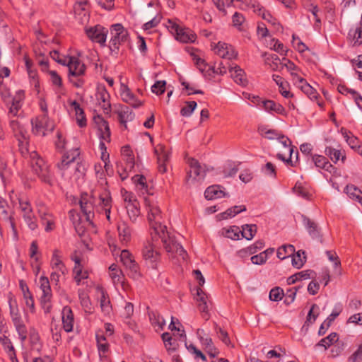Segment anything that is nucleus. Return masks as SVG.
<instances>
[{"label": "nucleus", "mask_w": 362, "mask_h": 362, "mask_svg": "<svg viewBox=\"0 0 362 362\" xmlns=\"http://www.w3.org/2000/svg\"><path fill=\"white\" fill-rule=\"evenodd\" d=\"M303 223L307 230L308 234L313 239L318 240L321 243L322 242V234L320 227L313 220L302 216Z\"/></svg>", "instance_id": "a211bd4d"}, {"label": "nucleus", "mask_w": 362, "mask_h": 362, "mask_svg": "<svg viewBox=\"0 0 362 362\" xmlns=\"http://www.w3.org/2000/svg\"><path fill=\"white\" fill-rule=\"evenodd\" d=\"M144 204L147 210V217L149 225L153 230L154 235L166 229V226L162 224V214L158 204L148 197H144Z\"/></svg>", "instance_id": "f03ea898"}, {"label": "nucleus", "mask_w": 362, "mask_h": 362, "mask_svg": "<svg viewBox=\"0 0 362 362\" xmlns=\"http://www.w3.org/2000/svg\"><path fill=\"white\" fill-rule=\"evenodd\" d=\"M134 183L136 185V188L141 190L142 193L147 191L146 179L144 176L136 175L132 177Z\"/></svg>", "instance_id": "864d4df0"}, {"label": "nucleus", "mask_w": 362, "mask_h": 362, "mask_svg": "<svg viewBox=\"0 0 362 362\" xmlns=\"http://www.w3.org/2000/svg\"><path fill=\"white\" fill-rule=\"evenodd\" d=\"M172 29L175 32L176 40L181 42H193L196 40V35L189 29L182 28L175 24L172 25Z\"/></svg>", "instance_id": "412c9836"}, {"label": "nucleus", "mask_w": 362, "mask_h": 362, "mask_svg": "<svg viewBox=\"0 0 362 362\" xmlns=\"http://www.w3.org/2000/svg\"><path fill=\"white\" fill-rule=\"evenodd\" d=\"M187 163L190 170L187 173L186 183L189 187H192L200 183L204 179L206 168L194 158H189Z\"/></svg>", "instance_id": "423d86ee"}, {"label": "nucleus", "mask_w": 362, "mask_h": 362, "mask_svg": "<svg viewBox=\"0 0 362 362\" xmlns=\"http://www.w3.org/2000/svg\"><path fill=\"white\" fill-rule=\"evenodd\" d=\"M118 117L121 123L125 124L128 121H132L134 117V115L129 107L122 106L118 111Z\"/></svg>", "instance_id": "79ce46f5"}, {"label": "nucleus", "mask_w": 362, "mask_h": 362, "mask_svg": "<svg viewBox=\"0 0 362 362\" xmlns=\"http://www.w3.org/2000/svg\"><path fill=\"white\" fill-rule=\"evenodd\" d=\"M245 211H246V206L245 205L235 206L227 209L226 211L218 214L217 218L218 220L227 219L228 218L234 217L235 215Z\"/></svg>", "instance_id": "f704fd0d"}, {"label": "nucleus", "mask_w": 362, "mask_h": 362, "mask_svg": "<svg viewBox=\"0 0 362 362\" xmlns=\"http://www.w3.org/2000/svg\"><path fill=\"white\" fill-rule=\"evenodd\" d=\"M341 133L344 139L351 148H355L358 146V140L350 132L344 128L341 129Z\"/></svg>", "instance_id": "de8ad7c7"}, {"label": "nucleus", "mask_w": 362, "mask_h": 362, "mask_svg": "<svg viewBox=\"0 0 362 362\" xmlns=\"http://www.w3.org/2000/svg\"><path fill=\"white\" fill-rule=\"evenodd\" d=\"M62 64L68 66L69 76H79L85 72V65L76 57L64 58Z\"/></svg>", "instance_id": "2eb2a0df"}, {"label": "nucleus", "mask_w": 362, "mask_h": 362, "mask_svg": "<svg viewBox=\"0 0 362 362\" xmlns=\"http://www.w3.org/2000/svg\"><path fill=\"white\" fill-rule=\"evenodd\" d=\"M305 262V252L298 250L292 257V265L298 269L302 267Z\"/></svg>", "instance_id": "3c124183"}, {"label": "nucleus", "mask_w": 362, "mask_h": 362, "mask_svg": "<svg viewBox=\"0 0 362 362\" xmlns=\"http://www.w3.org/2000/svg\"><path fill=\"white\" fill-rule=\"evenodd\" d=\"M119 95L123 102L129 104L134 108L139 107L144 104V102L138 99L129 88L124 83H121Z\"/></svg>", "instance_id": "4468645a"}, {"label": "nucleus", "mask_w": 362, "mask_h": 362, "mask_svg": "<svg viewBox=\"0 0 362 362\" xmlns=\"http://www.w3.org/2000/svg\"><path fill=\"white\" fill-rule=\"evenodd\" d=\"M51 266L53 271L60 272L62 274H65L66 272V269L58 255L57 251H54L52 255Z\"/></svg>", "instance_id": "ea45409f"}, {"label": "nucleus", "mask_w": 362, "mask_h": 362, "mask_svg": "<svg viewBox=\"0 0 362 362\" xmlns=\"http://www.w3.org/2000/svg\"><path fill=\"white\" fill-rule=\"evenodd\" d=\"M265 59L264 62L265 64L269 66L270 69H272L274 71H281V62H279V58L276 54H264Z\"/></svg>", "instance_id": "37998d69"}, {"label": "nucleus", "mask_w": 362, "mask_h": 362, "mask_svg": "<svg viewBox=\"0 0 362 362\" xmlns=\"http://www.w3.org/2000/svg\"><path fill=\"white\" fill-rule=\"evenodd\" d=\"M110 276L115 284L123 282V274L118 266L112 264L109 267Z\"/></svg>", "instance_id": "c03bdc74"}, {"label": "nucleus", "mask_w": 362, "mask_h": 362, "mask_svg": "<svg viewBox=\"0 0 362 362\" xmlns=\"http://www.w3.org/2000/svg\"><path fill=\"white\" fill-rule=\"evenodd\" d=\"M78 296L81 300V304L85 309L86 312L88 311L90 313V303L86 293L83 291L79 290Z\"/></svg>", "instance_id": "e2e57ef3"}, {"label": "nucleus", "mask_w": 362, "mask_h": 362, "mask_svg": "<svg viewBox=\"0 0 362 362\" xmlns=\"http://www.w3.org/2000/svg\"><path fill=\"white\" fill-rule=\"evenodd\" d=\"M206 199L211 200L214 199H220L228 196L220 185H212L209 187L204 192Z\"/></svg>", "instance_id": "393cba45"}, {"label": "nucleus", "mask_w": 362, "mask_h": 362, "mask_svg": "<svg viewBox=\"0 0 362 362\" xmlns=\"http://www.w3.org/2000/svg\"><path fill=\"white\" fill-rule=\"evenodd\" d=\"M348 35L354 44L360 45L362 42V23L360 22L354 28L351 29Z\"/></svg>", "instance_id": "4c0bfd02"}, {"label": "nucleus", "mask_w": 362, "mask_h": 362, "mask_svg": "<svg viewBox=\"0 0 362 362\" xmlns=\"http://www.w3.org/2000/svg\"><path fill=\"white\" fill-rule=\"evenodd\" d=\"M111 40L110 48L112 52L117 54L119 47L128 39V32L121 24H115L110 28Z\"/></svg>", "instance_id": "6e6552de"}, {"label": "nucleus", "mask_w": 362, "mask_h": 362, "mask_svg": "<svg viewBox=\"0 0 362 362\" xmlns=\"http://www.w3.org/2000/svg\"><path fill=\"white\" fill-rule=\"evenodd\" d=\"M88 37L93 41L105 45L107 30L101 25H95L86 30Z\"/></svg>", "instance_id": "f3484780"}, {"label": "nucleus", "mask_w": 362, "mask_h": 362, "mask_svg": "<svg viewBox=\"0 0 362 362\" xmlns=\"http://www.w3.org/2000/svg\"><path fill=\"white\" fill-rule=\"evenodd\" d=\"M127 213L129 218L134 221L138 216L139 215V209H138L136 203L135 204H128L127 205Z\"/></svg>", "instance_id": "0e129e2a"}, {"label": "nucleus", "mask_w": 362, "mask_h": 362, "mask_svg": "<svg viewBox=\"0 0 362 362\" xmlns=\"http://www.w3.org/2000/svg\"><path fill=\"white\" fill-rule=\"evenodd\" d=\"M197 103L194 101L186 102L185 105L181 109L180 114L184 117H189L197 107Z\"/></svg>", "instance_id": "052dcab7"}, {"label": "nucleus", "mask_w": 362, "mask_h": 362, "mask_svg": "<svg viewBox=\"0 0 362 362\" xmlns=\"http://www.w3.org/2000/svg\"><path fill=\"white\" fill-rule=\"evenodd\" d=\"M40 216L42 224L45 225V230L47 232L51 231L54 229V221L49 213L39 210Z\"/></svg>", "instance_id": "49530a36"}, {"label": "nucleus", "mask_w": 362, "mask_h": 362, "mask_svg": "<svg viewBox=\"0 0 362 362\" xmlns=\"http://www.w3.org/2000/svg\"><path fill=\"white\" fill-rule=\"evenodd\" d=\"M258 132L262 136L269 139H276L281 143L285 148H288L290 156L291 157L293 153V148L291 146V142L288 137L284 134H280L277 131L272 129H269L265 126H259Z\"/></svg>", "instance_id": "1a4fd4ad"}, {"label": "nucleus", "mask_w": 362, "mask_h": 362, "mask_svg": "<svg viewBox=\"0 0 362 362\" xmlns=\"http://www.w3.org/2000/svg\"><path fill=\"white\" fill-rule=\"evenodd\" d=\"M80 152L78 148H74L64 155L62 161L58 163V168L62 170H66L69 166L74 163L79 156Z\"/></svg>", "instance_id": "4be33fe9"}, {"label": "nucleus", "mask_w": 362, "mask_h": 362, "mask_svg": "<svg viewBox=\"0 0 362 362\" xmlns=\"http://www.w3.org/2000/svg\"><path fill=\"white\" fill-rule=\"evenodd\" d=\"M214 50L216 54L222 58L231 59L235 58L238 55L237 52L234 50L233 47L225 42H218L214 47Z\"/></svg>", "instance_id": "aec40b11"}, {"label": "nucleus", "mask_w": 362, "mask_h": 362, "mask_svg": "<svg viewBox=\"0 0 362 362\" xmlns=\"http://www.w3.org/2000/svg\"><path fill=\"white\" fill-rule=\"evenodd\" d=\"M8 305L10 309V317L13 324L23 321L16 300L13 297H10L8 299Z\"/></svg>", "instance_id": "7c9ffc66"}, {"label": "nucleus", "mask_w": 362, "mask_h": 362, "mask_svg": "<svg viewBox=\"0 0 362 362\" xmlns=\"http://www.w3.org/2000/svg\"><path fill=\"white\" fill-rule=\"evenodd\" d=\"M98 297L99 298L100 307L105 315H110L112 311L110 300L104 290L100 287L97 288Z\"/></svg>", "instance_id": "b1692460"}, {"label": "nucleus", "mask_w": 362, "mask_h": 362, "mask_svg": "<svg viewBox=\"0 0 362 362\" xmlns=\"http://www.w3.org/2000/svg\"><path fill=\"white\" fill-rule=\"evenodd\" d=\"M284 296V291L279 287L272 288L269 292V299L272 301H279Z\"/></svg>", "instance_id": "338daca9"}, {"label": "nucleus", "mask_w": 362, "mask_h": 362, "mask_svg": "<svg viewBox=\"0 0 362 362\" xmlns=\"http://www.w3.org/2000/svg\"><path fill=\"white\" fill-rule=\"evenodd\" d=\"M97 343L98 351L100 357H105V354L108 350V344L106 342V339L104 336L97 335Z\"/></svg>", "instance_id": "13d9d810"}, {"label": "nucleus", "mask_w": 362, "mask_h": 362, "mask_svg": "<svg viewBox=\"0 0 362 362\" xmlns=\"http://www.w3.org/2000/svg\"><path fill=\"white\" fill-rule=\"evenodd\" d=\"M74 11L82 23L88 20V4L86 0L77 1L74 6Z\"/></svg>", "instance_id": "cd10ccee"}, {"label": "nucleus", "mask_w": 362, "mask_h": 362, "mask_svg": "<svg viewBox=\"0 0 362 362\" xmlns=\"http://www.w3.org/2000/svg\"><path fill=\"white\" fill-rule=\"evenodd\" d=\"M345 192L349 198L358 201L362 206V192L354 185H347Z\"/></svg>", "instance_id": "a19ab883"}, {"label": "nucleus", "mask_w": 362, "mask_h": 362, "mask_svg": "<svg viewBox=\"0 0 362 362\" xmlns=\"http://www.w3.org/2000/svg\"><path fill=\"white\" fill-rule=\"evenodd\" d=\"M349 362H362V343L348 358Z\"/></svg>", "instance_id": "774afa93"}, {"label": "nucleus", "mask_w": 362, "mask_h": 362, "mask_svg": "<svg viewBox=\"0 0 362 362\" xmlns=\"http://www.w3.org/2000/svg\"><path fill=\"white\" fill-rule=\"evenodd\" d=\"M295 252V247L292 245H284L281 246L277 250V257L281 259H286V257L293 255Z\"/></svg>", "instance_id": "a18cd8bd"}, {"label": "nucleus", "mask_w": 362, "mask_h": 362, "mask_svg": "<svg viewBox=\"0 0 362 362\" xmlns=\"http://www.w3.org/2000/svg\"><path fill=\"white\" fill-rule=\"evenodd\" d=\"M141 253L143 258L151 264H155L160 259V252L151 240H147L144 243Z\"/></svg>", "instance_id": "ddd939ff"}, {"label": "nucleus", "mask_w": 362, "mask_h": 362, "mask_svg": "<svg viewBox=\"0 0 362 362\" xmlns=\"http://www.w3.org/2000/svg\"><path fill=\"white\" fill-rule=\"evenodd\" d=\"M11 126L12 129L14 131L18 132L21 136V138H19L18 140L20 151L21 153L23 156L28 155L30 156V153L31 152H29V150L28 148V140L29 138L28 132L25 131L24 127L20 124V122L16 119L11 120Z\"/></svg>", "instance_id": "f8f14e48"}, {"label": "nucleus", "mask_w": 362, "mask_h": 362, "mask_svg": "<svg viewBox=\"0 0 362 362\" xmlns=\"http://www.w3.org/2000/svg\"><path fill=\"white\" fill-rule=\"evenodd\" d=\"M103 173L100 174V180L98 185L92 192V197L88 195L82 196L80 200V206L81 211L86 216V219L90 223L91 218L93 217V205L92 198L96 196L99 197L100 202L96 206L97 211L104 212L108 221H111L112 198L109 191L106 188L107 182L102 177Z\"/></svg>", "instance_id": "f257e3e1"}, {"label": "nucleus", "mask_w": 362, "mask_h": 362, "mask_svg": "<svg viewBox=\"0 0 362 362\" xmlns=\"http://www.w3.org/2000/svg\"><path fill=\"white\" fill-rule=\"evenodd\" d=\"M4 202H1L0 204V215L3 216V218L8 222L14 235L16 234V230L15 228V224L13 221L11 220V217L8 215L6 208L4 205Z\"/></svg>", "instance_id": "680f3d73"}, {"label": "nucleus", "mask_w": 362, "mask_h": 362, "mask_svg": "<svg viewBox=\"0 0 362 362\" xmlns=\"http://www.w3.org/2000/svg\"><path fill=\"white\" fill-rule=\"evenodd\" d=\"M69 105L75 112L76 120L78 126L81 127H85L86 125V119L83 109L81 108L79 104L75 100H71Z\"/></svg>", "instance_id": "2f4dec72"}, {"label": "nucleus", "mask_w": 362, "mask_h": 362, "mask_svg": "<svg viewBox=\"0 0 362 362\" xmlns=\"http://www.w3.org/2000/svg\"><path fill=\"white\" fill-rule=\"evenodd\" d=\"M30 122L32 124V132L37 136H45L54 129V122L46 114L31 119Z\"/></svg>", "instance_id": "0eeeda50"}, {"label": "nucleus", "mask_w": 362, "mask_h": 362, "mask_svg": "<svg viewBox=\"0 0 362 362\" xmlns=\"http://www.w3.org/2000/svg\"><path fill=\"white\" fill-rule=\"evenodd\" d=\"M30 161L33 170L38 177L44 182L51 185L52 183V175L48 165L35 151L30 153Z\"/></svg>", "instance_id": "39448f33"}, {"label": "nucleus", "mask_w": 362, "mask_h": 362, "mask_svg": "<svg viewBox=\"0 0 362 362\" xmlns=\"http://www.w3.org/2000/svg\"><path fill=\"white\" fill-rule=\"evenodd\" d=\"M150 320L154 327H158L159 329H163L165 325V321L162 316L158 313H152L149 315Z\"/></svg>", "instance_id": "bf43d9fd"}, {"label": "nucleus", "mask_w": 362, "mask_h": 362, "mask_svg": "<svg viewBox=\"0 0 362 362\" xmlns=\"http://www.w3.org/2000/svg\"><path fill=\"white\" fill-rule=\"evenodd\" d=\"M325 153L334 162H337L341 159L342 161L345 159V156L342 154L340 150H337L331 147H328L325 150Z\"/></svg>", "instance_id": "8fccbe9b"}, {"label": "nucleus", "mask_w": 362, "mask_h": 362, "mask_svg": "<svg viewBox=\"0 0 362 362\" xmlns=\"http://www.w3.org/2000/svg\"><path fill=\"white\" fill-rule=\"evenodd\" d=\"M151 235L152 241H153L156 236H158L161 239L163 247L168 252L176 254L181 257L182 259H186V251L178 243L176 237L173 234L169 233L167 229L161 230L160 233H158L155 235H153L152 233Z\"/></svg>", "instance_id": "7ed1b4c3"}, {"label": "nucleus", "mask_w": 362, "mask_h": 362, "mask_svg": "<svg viewBox=\"0 0 362 362\" xmlns=\"http://www.w3.org/2000/svg\"><path fill=\"white\" fill-rule=\"evenodd\" d=\"M326 255H327L329 260L334 262L335 274L337 275H340L341 274V269H340L341 262H340L336 252H332V251H327Z\"/></svg>", "instance_id": "4d7b16f0"}, {"label": "nucleus", "mask_w": 362, "mask_h": 362, "mask_svg": "<svg viewBox=\"0 0 362 362\" xmlns=\"http://www.w3.org/2000/svg\"><path fill=\"white\" fill-rule=\"evenodd\" d=\"M261 104L262 105L263 108L267 112H274L280 115L285 114L284 107L281 105L276 103L273 100L262 101Z\"/></svg>", "instance_id": "72a5a7b5"}, {"label": "nucleus", "mask_w": 362, "mask_h": 362, "mask_svg": "<svg viewBox=\"0 0 362 362\" xmlns=\"http://www.w3.org/2000/svg\"><path fill=\"white\" fill-rule=\"evenodd\" d=\"M341 308L339 305L335 306L332 313L327 317V318L322 323L318 334L319 335H324L327 329L331 325L332 322L334 319L340 314Z\"/></svg>", "instance_id": "bb28decb"}, {"label": "nucleus", "mask_w": 362, "mask_h": 362, "mask_svg": "<svg viewBox=\"0 0 362 362\" xmlns=\"http://www.w3.org/2000/svg\"><path fill=\"white\" fill-rule=\"evenodd\" d=\"M220 234L226 238L231 240H238L240 237V230L237 226H230L228 228H223L220 230Z\"/></svg>", "instance_id": "58836bf2"}, {"label": "nucleus", "mask_w": 362, "mask_h": 362, "mask_svg": "<svg viewBox=\"0 0 362 362\" xmlns=\"http://www.w3.org/2000/svg\"><path fill=\"white\" fill-rule=\"evenodd\" d=\"M96 97L98 100L99 105L104 110V112L106 114H108L110 109V103L108 101V93L105 89H102L98 92Z\"/></svg>", "instance_id": "e433bc0d"}, {"label": "nucleus", "mask_w": 362, "mask_h": 362, "mask_svg": "<svg viewBox=\"0 0 362 362\" xmlns=\"http://www.w3.org/2000/svg\"><path fill=\"white\" fill-rule=\"evenodd\" d=\"M51 81L54 85L57 86L56 93L59 99L62 95L64 94V91L62 87V79L55 71H50Z\"/></svg>", "instance_id": "09e8293b"}, {"label": "nucleus", "mask_w": 362, "mask_h": 362, "mask_svg": "<svg viewBox=\"0 0 362 362\" xmlns=\"http://www.w3.org/2000/svg\"><path fill=\"white\" fill-rule=\"evenodd\" d=\"M197 334L204 350L210 356L215 357L218 354V351L214 345L212 339L206 335L204 329H197Z\"/></svg>", "instance_id": "6ab92c4d"}, {"label": "nucleus", "mask_w": 362, "mask_h": 362, "mask_svg": "<svg viewBox=\"0 0 362 362\" xmlns=\"http://www.w3.org/2000/svg\"><path fill=\"white\" fill-rule=\"evenodd\" d=\"M13 325L18 333L19 339L21 341H24L27 339L28 330L23 321L13 323Z\"/></svg>", "instance_id": "5fc2aeb1"}, {"label": "nucleus", "mask_w": 362, "mask_h": 362, "mask_svg": "<svg viewBox=\"0 0 362 362\" xmlns=\"http://www.w3.org/2000/svg\"><path fill=\"white\" fill-rule=\"evenodd\" d=\"M117 229L119 241L122 244L126 245L131 240L132 231L130 228L125 223H122L118 226Z\"/></svg>", "instance_id": "c9c22d12"}, {"label": "nucleus", "mask_w": 362, "mask_h": 362, "mask_svg": "<svg viewBox=\"0 0 362 362\" xmlns=\"http://www.w3.org/2000/svg\"><path fill=\"white\" fill-rule=\"evenodd\" d=\"M338 340H339L338 334L335 332H332L330 334H329L327 337L322 339L319 341L317 345L324 346L326 349L329 346H330L332 344L337 342Z\"/></svg>", "instance_id": "603ef678"}, {"label": "nucleus", "mask_w": 362, "mask_h": 362, "mask_svg": "<svg viewBox=\"0 0 362 362\" xmlns=\"http://www.w3.org/2000/svg\"><path fill=\"white\" fill-rule=\"evenodd\" d=\"M19 205L23 218L27 226L30 230H35L37 228V219L30 203L25 200L20 199Z\"/></svg>", "instance_id": "9b49d317"}, {"label": "nucleus", "mask_w": 362, "mask_h": 362, "mask_svg": "<svg viewBox=\"0 0 362 362\" xmlns=\"http://www.w3.org/2000/svg\"><path fill=\"white\" fill-rule=\"evenodd\" d=\"M62 323L65 332H70L74 327V315L70 308L66 306L62 310Z\"/></svg>", "instance_id": "5701e85b"}, {"label": "nucleus", "mask_w": 362, "mask_h": 362, "mask_svg": "<svg viewBox=\"0 0 362 362\" xmlns=\"http://www.w3.org/2000/svg\"><path fill=\"white\" fill-rule=\"evenodd\" d=\"M71 259L74 262L73 268L74 280L78 285H80L83 284V280L88 278V259L85 255L77 251L71 255Z\"/></svg>", "instance_id": "20e7f679"}, {"label": "nucleus", "mask_w": 362, "mask_h": 362, "mask_svg": "<svg viewBox=\"0 0 362 362\" xmlns=\"http://www.w3.org/2000/svg\"><path fill=\"white\" fill-rule=\"evenodd\" d=\"M196 300L198 303L199 310L204 313L203 317L207 320L208 317H206V315L209 310L208 296L200 288H197V290Z\"/></svg>", "instance_id": "a878e982"}, {"label": "nucleus", "mask_w": 362, "mask_h": 362, "mask_svg": "<svg viewBox=\"0 0 362 362\" xmlns=\"http://www.w3.org/2000/svg\"><path fill=\"white\" fill-rule=\"evenodd\" d=\"M230 75L235 82L240 86H245L247 84V79L245 76L244 71L238 66L235 65L229 69Z\"/></svg>", "instance_id": "c85d7f7f"}, {"label": "nucleus", "mask_w": 362, "mask_h": 362, "mask_svg": "<svg viewBox=\"0 0 362 362\" xmlns=\"http://www.w3.org/2000/svg\"><path fill=\"white\" fill-rule=\"evenodd\" d=\"M154 153L157 157V163H169L170 151L163 144H159L155 146Z\"/></svg>", "instance_id": "c756f323"}, {"label": "nucleus", "mask_w": 362, "mask_h": 362, "mask_svg": "<svg viewBox=\"0 0 362 362\" xmlns=\"http://www.w3.org/2000/svg\"><path fill=\"white\" fill-rule=\"evenodd\" d=\"M257 232L256 225H245L240 231L242 236L247 240H251Z\"/></svg>", "instance_id": "6e6d98bb"}, {"label": "nucleus", "mask_w": 362, "mask_h": 362, "mask_svg": "<svg viewBox=\"0 0 362 362\" xmlns=\"http://www.w3.org/2000/svg\"><path fill=\"white\" fill-rule=\"evenodd\" d=\"M120 261L128 270V275L131 278L138 279L141 276L139 267L128 250H122L120 254Z\"/></svg>", "instance_id": "9d476101"}, {"label": "nucleus", "mask_w": 362, "mask_h": 362, "mask_svg": "<svg viewBox=\"0 0 362 362\" xmlns=\"http://www.w3.org/2000/svg\"><path fill=\"white\" fill-rule=\"evenodd\" d=\"M338 90L341 94L346 95H350L351 98H352L354 100L358 108L361 109V102H362V97L358 93L343 85H340L338 86Z\"/></svg>", "instance_id": "473e14b6"}, {"label": "nucleus", "mask_w": 362, "mask_h": 362, "mask_svg": "<svg viewBox=\"0 0 362 362\" xmlns=\"http://www.w3.org/2000/svg\"><path fill=\"white\" fill-rule=\"evenodd\" d=\"M40 288L42 292L41 296V303L45 312H49V306L47 303L50 301L52 298L51 288L49 280L47 277L41 276L40 278Z\"/></svg>", "instance_id": "dca6fc26"}, {"label": "nucleus", "mask_w": 362, "mask_h": 362, "mask_svg": "<svg viewBox=\"0 0 362 362\" xmlns=\"http://www.w3.org/2000/svg\"><path fill=\"white\" fill-rule=\"evenodd\" d=\"M320 313V308L314 304L312 305L307 317V322L313 323Z\"/></svg>", "instance_id": "69168bd1"}]
</instances>
